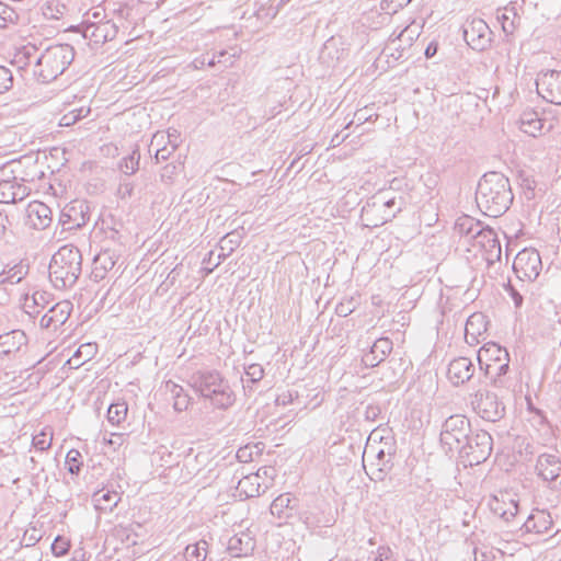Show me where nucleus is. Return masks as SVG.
Listing matches in <instances>:
<instances>
[{
	"instance_id": "obj_34",
	"label": "nucleus",
	"mask_w": 561,
	"mask_h": 561,
	"mask_svg": "<svg viewBox=\"0 0 561 561\" xmlns=\"http://www.w3.org/2000/svg\"><path fill=\"white\" fill-rule=\"evenodd\" d=\"M497 19L502 22V28L507 34H512L520 22L514 7L504 8V12L499 14Z\"/></svg>"
},
{
	"instance_id": "obj_30",
	"label": "nucleus",
	"mask_w": 561,
	"mask_h": 561,
	"mask_svg": "<svg viewBox=\"0 0 561 561\" xmlns=\"http://www.w3.org/2000/svg\"><path fill=\"white\" fill-rule=\"evenodd\" d=\"M520 129L530 136L536 137L538 133L541 131L543 127L542 119L539 117V114L535 111H525L520 115Z\"/></svg>"
},
{
	"instance_id": "obj_63",
	"label": "nucleus",
	"mask_w": 561,
	"mask_h": 561,
	"mask_svg": "<svg viewBox=\"0 0 561 561\" xmlns=\"http://www.w3.org/2000/svg\"><path fill=\"white\" fill-rule=\"evenodd\" d=\"M504 238L506 239V245H510L512 240L515 238V239H519L522 236L525 234V232L523 231V229H519V230H516V231H502Z\"/></svg>"
},
{
	"instance_id": "obj_53",
	"label": "nucleus",
	"mask_w": 561,
	"mask_h": 561,
	"mask_svg": "<svg viewBox=\"0 0 561 561\" xmlns=\"http://www.w3.org/2000/svg\"><path fill=\"white\" fill-rule=\"evenodd\" d=\"M356 306H357L356 300L354 298H350L347 300L341 301L336 306L335 310L340 317H347L355 310Z\"/></svg>"
},
{
	"instance_id": "obj_26",
	"label": "nucleus",
	"mask_w": 561,
	"mask_h": 561,
	"mask_svg": "<svg viewBox=\"0 0 561 561\" xmlns=\"http://www.w3.org/2000/svg\"><path fill=\"white\" fill-rule=\"evenodd\" d=\"M510 369V354L496 363L489 364L481 368L484 371V376L490 380L491 385L496 388H503L506 386L505 375Z\"/></svg>"
},
{
	"instance_id": "obj_15",
	"label": "nucleus",
	"mask_w": 561,
	"mask_h": 561,
	"mask_svg": "<svg viewBox=\"0 0 561 561\" xmlns=\"http://www.w3.org/2000/svg\"><path fill=\"white\" fill-rule=\"evenodd\" d=\"M536 89L545 101L561 105V70L540 71L536 78Z\"/></svg>"
},
{
	"instance_id": "obj_14",
	"label": "nucleus",
	"mask_w": 561,
	"mask_h": 561,
	"mask_svg": "<svg viewBox=\"0 0 561 561\" xmlns=\"http://www.w3.org/2000/svg\"><path fill=\"white\" fill-rule=\"evenodd\" d=\"M513 268L519 277L536 279L542 268L541 255L537 248H523L515 255Z\"/></svg>"
},
{
	"instance_id": "obj_28",
	"label": "nucleus",
	"mask_w": 561,
	"mask_h": 561,
	"mask_svg": "<svg viewBox=\"0 0 561 561\" xmlns=\"http://www.w3.org/2000/svg\"><path fill=\"white\" fill-rule=\"evenodd\" d=\"M507 355L508 352L501 345L494 342L485 343L478 352V362L480 369L489 364L496 363L497 360L502 359V357H505Z\"/></svg>"
},
{
	"instance_id": "obj_5",
	"label": "nucleus",
	"mask_w": 561,
	"mask_h": 561,
	"mask_svg": "<svg viewBox=\"0 0 561 561\" xmlns=\"http://www.w3.org/2000/svg\"><path fill=\"white\" fill-rule=\"evenodd\" d=\"M402 206V197L392 196L390 191H380L368 198L362 207L360 221L365 227L382 226L394 218Z\"/></svg>"
},
{
	"instance_id": "obj_54",
	"label": "nucleus",
	"mask_w": 561,
	"mask_h": 561,
	"mask_svg": "<svg viewBox=\"0 0 561 561\" xmlns=\"http://www.w3.org/2000/svg\"><path fill=\"white\" fill-rule=\"evenodd\" d=\"M232 51L222 49L216 53L217 62L222 64L225 67L231 66L233 64V59L238 56V51L236 48H231Z\"/></svg>"
},
{
	"instance_id": "obj_42",
	"label": "nucleus",
	"mask_w": 561,
	"mask_h": 561,
	"mask_svg": "<svg viewBox=\"0 0 561 561\" xmlns=\"http://www.w3.org/2000/svg\"><path fill=\"white\" fill-rule=\"evenodd\" d=\"M66 466L71 474H79L82 462V456L79 450L70 449L66 455Z\"/></svg>"
},
{
	"instance_id": "obj_43",
	"label": "nucleus",
	"mask_w": 561,
	"mask_h": 561,
	"mask_svg": "<svg viewBox=\"0 0 561 561\" xmlns=\"http://www.w3.org/2000/svg\"><path fill=\"white\" fill-rule=\"evenodd\" d=\"M19 14L8 4L0 2V28L7 27L9 24H15Z\"/></svg>"
},
{
	"instance_id": "obj_40",
	"label": "nucleus",
	"mask_w": 561,
	"mask_h": 561,
	"mask_svg": "<svg viewBox=\"0 0 561 561\" xmlns=\"http://www.w3.org/2000/svg\"><path fill=\"white\" fill-rule=\"evenodd\" d=\"M53 430L44 427L38 434L33 436L32 445L39 451L47 450L51 446Z\"/></svg>"
},
{
	"instance_id": "obj_62",
	"label": "nucleus",
	"mask_w": 561,
	"mask_h": 561,
	"mask_svg": "<svg viewBox=\"0 0 561 561\" xmlns=\"http://www.w3.org/2000/svg\"><path fill=\"white\" fill-rule=\"evenodd\" d=\"M39 539L41 536L37 535L36 529H33V533L30 535L26 531L23 537V541L25 542L26 547L34 546Z\"/></svg>"
},
{
	"instance_id": "obj_6",
	"label": "nucleus",
	"mask_w": 561,
	"mask_h": 561,
	"mask_svg": "<svg viewBox=\"0 0 561 561\" xmlns=\"http://www.w3.org/2000/svg\"><path fill=\"white\" fill-rule=\"evenodd\" d=\"M454 236H459L458 242L469 245H501L499 232L493 228L483 227L480 221L465 216L459 218L454 227Z\"/></svg>"
},
{
	"instance_id": "obj_56",
	"label": "nucleus",
	"mask_w": 561,
	"mask_h": 561,
	"mask_svg": "<svg viewBox=\"0 0 561 561\" xmlns=\"http://www.w3.org/2000/svg\"><path fill=\"white\" fill-rule=\"evenodd\" d=\"M506 291L508 293L510 297L513 299L514 305L516 308H520L523 305V295L520 291L511 283L506 286Z\"/></svg>"
},
{
	"instance_id": "obj_19",
	"label": "nucleus",
	"mask_w": 561,
	"mask_h": 561,
	"mask_svg": "<svg viewBox=\"0 0 561 561\" xmlns=\"http://www.w3.org/2000/svg\"><path fill=\"white\" fill-rule=\"evenodd\" d=\"M72 308V302L69 300L56 302L41 318V327L44 329L57 330L69 319Z\"/></svg>"
},
{
	"instance_id": "obj_59",
	"label": "nucleus",
	"mask_w": 561,
	"mask_h": 561,
	"mask_svg": "<svg viewBox=\"0 0 561 561\" xmlns=\"http://www.w3.org/2000/svg\"><path fill=\"white\" fill-rule=\"evenodd\" d=\"M378 557L375 561H391L392 550L389 547L381 546L377 550Z\"/></svg>"
},
{
	"instance_id": "obj_8",
	"label": "nucleus",
	"mask_w": 561,
	"mask_h": 561,
	"mask_svg": "<svg viewBox=\"0 0 561 561\" xmlns=\"http://www.w3.org/2000/svg\"><path fill=\"white\" fill-rule=\"evenodd\" d=\"M492 449V436L486 431H478L469 435L465 446H462L458 454L470 466H473L485 461L490 457Z\"/></svg>"
},
{
	"instance_id": "obj_36",
	"label": "nucleus",
	"mask_w": 561,
	"mask_h": 561,
	"mask_svg": "<svg viewBox=\"0 0 561 561\" xmlns=\"http://www.w3.org/2000/svg\"><path fill=\"white\" fill-rule=\"evenodd\" d=\"M244 373H245V376L248 377L247 380H244L243 378L241 379L242 383H243L244 391H248V390L251 391L252 388L250 387L249 383L254 385V383L261 381L264 377V368L260 364L248 365L244 368Z\"/></svg>"
},
{
	"instance_id": "obj_38",
	"label": "nucleus",
	"mask_w": 561,
	"mask_h": 561,
	"mask_svg": "<svg viewBox=\"0 0 561 561\" xmlns=\"http://www.w3.org/2000/svg\"><path fill=\"white\" fill-rule=\"evenodd\" d=\"M36 53H37V48L33 45H26V46H23L15 55H14V59H13V62L19 67V68H24L26 66H28L32 60L34 59L36 61Z\"/></svg>"
},
{
	"instance_id": "obj_16",
	"label": "nucleus",
	"mask_w": 561,
	"mask_h": 561,
	"mask_svg": "<svg viewBox=\"0 0 561 561\" xmlns=\"http://www.w3.org/2000/svg\"><path fill=\"white\" fill-rule=\"evenodd\" d=\"M463 37L474 50H484L491 43V30L481 19H473L463 27Z\"/></svg>"
},
{
	"instance_id": "obj_9",
	"label": "nucleus",
	"mask_w": 561,
	"mask_h": 561,
	"mask_svg": "<svg viewBox=\"0 0 561 561\" xmlns=\"http://www.w3.org/2000/svg\"><path fill=\"white\" fill-rule=\"evenodd\" d=\"M27 336L22 330H12L0 335V369L9 368L22 357Z\"/></svg>"
},
{
	"instance_id": "obj_13",
	"label": "nucleus",
	"mask_w": 561,
	"mask_h": 561,
	"mask_svg": "<svg viewBox=\"0 0 561 561\" xmlns=\"http://www.w3.org/2000/svg\"><path fill=\"white\" fill-rule=\"evenodd\" d=\"M396 448L392 443H385L375 450L374 460L364 468L373 481H383L393 467Z\"/></svg>"
},
{
	"instance_id": "obj_23",
	"label": "nucleus",
	"mask_w": 561,
	"mask_h": 561,
	"mask_svg": "<svg viewBox=\"0 0 561 561\" xmlns=\"http://www.w3.org/2000/svg\"><path fill=\"white\" fill-rule=\"evenodd\" d=\"M117 256L113 248H101L93 256L92 274L95 279L104 278L105 274L112 270L116 263Z\"/></svg>"
},
{
	"instance_id": "obj_10",
	"label": "nucleus",
	"mask_w": 561,
	"mask_h": 561,
	"mask_svg": "<svg viewBox=\"0 0 561 561\" xmlns=\"http://www.w3.org/2000/svg\"><path fill=\"white\" fill-rule=\"evenodd\" d=\"M473 411L488 422H497L505 415V407L497 396L489 390L479 389L471 396Z\"/></svg>"
},
{
	"instance_id": "obj_12",
	"label": "nucleus",
	"mask_w": 561,
	"mask_h": 561,
	"mask_svg": "<svg viewBox=\"0 0 561 561\" xmlns=\"http://www.w3.org/2000/svg\"><path fill=\"white\" fill-rule=\"evenodd\" d=\"M536 473L553 491L561 490V458L554 454H541L537 457Z\"/></svg>"
},
{
	"instance_id": "obj_27",
	"label": "nucleus",
	"mask_w": 561,
	"mask_h": 561,
	"mask_svg": "<svg viewBox=\"0 0 561 561\" xmlns=\"http://www.w3.org/2000/svg\"><path fill=\"white\" fill-rule=\"evenodd\" d=\"M253 538L245 533L231 536L227 543V550L234 558L248 556L253 550Z\"/></svg>"
},
{
	"instance_id": "obj_55",
	"label": "nucleus",
	"mask_w": 561,
	"mask_h": 561,
	"mask_svg": "<svg viewBox=\"0 0 561 561\" xmlns=\"http://www.w3.org/2000/svg\"><path fill=\"white\" fill-rule=\"evenodd\" d=\"M179 167L173 163H169L164 165L160 173V179L162 182L172 183L173 176L178 173Z\"/></svg>"
},
{
	"instance_id": "obj_17",
	"label": "nucleus",
	"mask_w": 561,
	"mask_h": 561,
	"mask_svg": "<svg viewBox=\"0 0 561 561\" xmlns=\"http://www.w3.org/2000/svg\"><path fill=\"white\" fill-rule=\"evenodd\" d=\"M488 506L490 511L508 523L518 513V502L507 491H500L489 497Z\"/></svg>"
},
{
	"instance_id": "obj_21",
	"label": "nucleus",
	"mask_w": 561,
	"mask_h": 561,
	"mask_svg": "<svg viewBox=\"0 0 561 561\" xmlns=\"http://www.w3.org/2000/svg\"><path fill=\"white\" fill-rule=\"evenodd\" d=\"M520 529L525 533L547 535L553 529V519L549 512L545 510H534Z\"/></svg>"
},
{
	"instance_id": "obj_32",
	"label": "nucleus",
	"mask_w": 561,
	"mask_h": 561,
	"mask_svg": "<svg viewBox=\"0 0 561 561\" xmlns=\"http://www.w3.org/2000/svg\"><path fill=\"white\" fill-rule=\"evenodd\" d=\"M168 138L170 148L168 146H163L162 148H158L154 154V159L157 162L167 160L171 153L176 149L178 145L175 141L171 140L170 133L165 136L164 134H156L152 137L151 146L157 144L159 146L161 142L164 141V139Z\"/></svg>"
},
{
	"instance_id": "obj_49",
	"label": "nucleus",
	"mask_w": 561,
	"mask_h": 561,
	"mask_svg": "<svg viewBox=\"0 0 561 561\" xmlns=\"http://www.w3.org/2000/svg\"><path fill=\"white\" fill-rule=\"evenodd\" d=\"M135 194V185L133 182L121 181L117 187L116 195L118 198L125 201L129 199Z\"/></svg>"
},
{
	"instance_id": "obj_57",
	"label": "nucleus",
	"mask_w": 561,
	"mask_h": 561,
	"mask_svg": "<svg viewBox=\"0 0 561 561\" xmlns=\"http://www.w3.org/2000/svg\"><path fill=\"white\" fill-rule=\"evenodd\" d=\"M337 42L334 37L328 39L322 48L321 58H324L327 55L333 58V53H337Z\"/></svg>"
},
{
	"instance_id": "obj_22",
	"label": "nucleus",
	"mask_w": 561,
	"mask_h": 561,
	"mask_svg": "<svg viewBox=\"0 0 561 561\" xmlns=\"http://www.w3.org/2000/svg\"><path fill=\"white\" fill-rule=\"evenodd\" d=\"M27 222L37 230L46 229L51 224V209L42 202H32L27 206Z\"/></svg>"
},
{
	"instance_id": "obj_39",
	"label": "nucleus",
	"mask_w": 561,
	"mask_h": 561,
	"mask_svg": "<svg viewBox=\"0 0 561 561\" xmlns=\"http://www.w3.org/2000/svg\"><path fill=\"white\" fill-rule=\"evenodd\" d=\"M49 294L46 291H35L31 299L26 298L24 307L27 309L33 308L34 310H27L30 314L39 313V310H36L37 307L45 308L49 304Z\"/></svg>"
},
{
	"instance_id": "obj_1",
	"label": "nucleus",
	"mask_w": 561,
	"mask_h": 561,
	"mask_svg": "<svg viewBox=\"0 0 561 561\" xmlns=\"http://www.w3.org/2000/svg\"><path fill=\"white\" fill-rule=\"evenodd\" d=\"M514 195L510 180L500 172H488L479 181L476 191L478 208L489 217H500L512 205Z\"/></svg>"
},
{
	"instance_id": "obj_31",
	"label": "nucleus",
	"mask_w": 561,
	"mask_h": 561,
	"mask_svg": "<svg viewBox=\"0 0 561 561\" xmlns=\"http://www.w3.org/2000/svg\"><path fill=\"white\" fill-rule=\"evenodd\" d=\"M165 389L173 399V408L175 411L182 412L187 409L190 397L185 393L182 386L169 380L165 382Z\"/></svg>"
},
{
	"instance_id": "obj_44",
	"label": "nucleus",
	"mask_w": 561,
	"mask_h": 561,
	"mask_svg": "<svg viewBox=\"0 0 561 561\" xmlns=\"http://www.w3.org/2000/svg\"><path fill=\"white\" fill-rule=\"evenodd\" d=\"M0 203H14V181H0Z\"/></svg>"
},
{
	"instance_id": "obj_41",
	"label": "nucleus",
	"mask_w": 561,
	"mask_h": 561,
	"mask_svg": "<svg viewBox=\"0 0 561 561\" xmlns=\"http://www.w3.org/2000/svg\"><path fill=\"white\" fill-rule=\"evenodd\" d=\"M94 346L92 344H83L81 345L72 355V357L68 360L70 365H75L76 367L83 364L85 360H89L92 356Z\"/></svg>"
},
{
	"instance_id": "obj_50",
	"label": "nucleus",
	"mask_w": 561,
	"mask_h": 561,
	"mask_svg": "<svg viewBox=\"0 0 561 561\" xmlns=\"http://www.w3.org/2000/svg\"><path fill=\"white\" fill-rule=\"evenodd\" d=\"M203 270L208 274L211 273L219 264L220 256H216V251L210 250L208 254L203 259Z\"/></svg>"
},
{
	"instance_id": "obj_29",
	"label": "nucleus",
	"mask_w": 561,
	"mask_h": 561,
	"mask_svg": "<svg viewBox=\"0 0 561 561\" xmlns=\"http://www.w3.org/2000/svg\"><path fill=\"white\" fill-rule=\"evenodd\" d=\"M121 501V496L115 491H98L93 494L94 506L101 512H112Z\"/></svg>"
},
{
	"instance_id": "obj_51",
	"label": "nucleus",
	"mask_w": 561,
	"mask_h": 561,
	"mask_svg": "<svg viewBox=\"0 0 561 561\" xmlns=\"http://www.w3.org/2000/svg\"><path fill=\"white\" fill-rule=\"evenodd\" d=\"M27 274V267L23 264L15 265L13 268L9 271V275L7 280L11 284L20 283L24 276Z\"/></svg>"
},
{
	"instance_id": "obj_4",
	"label": "nucleus",
	"mask_w": 561,
	"mask_h": 561,
	"mask_svg": "<svg viewBox=\"0 0 561 561\" xmlns=\"http://www.w3.org/2000/svg\"><path fill=\"white\" fill-rule=\"evenodd\" d=\"M75 59V49L69 44H57L47 47L34 65V76L42 83L57 79Z\"/></svg>"
},
{
	"instance_id": "obj_52",
	"label": "nucleus",
	"mask_w": 561,
	"mask_h": 561,
	"mask_svg": "<svg viewBox=\"0 0 561 561\" xmlns=\"http://www.w3.org/2000/svg\"><path fill=\"white\" fill-rule=\"evenodd\" d=\"M412 0H382L381 8L387 13H396L399 9L408 5Z\"/></svg>"
},
{
	"instance_id": "obj_37",
	"label": "nucleus",
	"mask_w": 561,
	"mask_h": 561,
	"mask_svg": "<svg viewBox=\"0 0 561 561\" xmlns=\"http://www.w3.org/2000/svg\"><path fill=\"white\" fill-rule=\"evenodd\" d=\"M128 405L126 402L112 403L107 409V420L113 425L121 424L127 416Z\"/></svg>"
},
{
	"instance_id": "obj_46",
	"label": "nucleus",
	"mask_w": 561,
	"mask_h": 561,
	"mask_svg": "<svg viewBox=\"0 0 561 561\" xmlns=\"http://www.w3.org/2000/svg\"><path fill=\"white\" fill-rule=\"evenodd\" d=\"M481 257L486 262L488 266L501 261L502 248H480Z\"/></svg>"
},
{
	"instance_id": "obj_61",
	"label": "nucleus",
	"mask_w": 561,
	"mask_h": 561,
	"mask_svg": "<svg viewBox=\"0 0 561 561\" xmlns=\"http://www.w3.org/2000/svg\"><path fill=\"white\" fill-rule=\"evenodd\" d=\"M289 502H290V500H289V497H288V496H286V495H279V496H278L277 499H275V500L273 501V503H272V506H271L272 512H273L274 510H278V508H280V507L288 506V505H289Z\"/></svg>"
},
{
	"instance_id": "obj_3",
	"label": "nucleus",
	"mask_w": 561,
	"mask_h": 561,
	"mask_svg": "<svg viewBox=\"0 0 561 561\" xmlns=\"http://www.w3.org/2000/svg\"><path fill=\"white\" fill-rule=\"evenodd\" d=\"M82 270L80 248H58L49 263V278L55 288L72 287Z\"/></svg>"
},
{
	"instance_id": "obj_24",
	"label": "nucleus",
	"mask_w": 561,
	"mask_h": 561,
	"mask_svg": "<svg viewBox=\"0 0 561 561\" xmlns=\"http://www.w3.org/2000/svg\"><path fill=\"white\" fill-rule=\"evenodd\" d=\"M392 351V342L388 337H380L375 341L370 351L366 353L362 360L367 367H375L379 365Z\"/></svg>"
},
{
	"instance_id": "obj_48",
	"label": "nucleus",
	"mask_w": 561,
	"mask_h": 561,
	"mask_svg": "<svg viewBox=\"0 0 561 561\" xmlns=\"http://www.w3.org/2000/svg\"><path fill=\"white\" fill-rule=\"evenodd\" d=\"M13 87V75L4 66H0V93L9 91Z\"/></svg>"
},
{
	"instance_id": "obj_25",
	"label": "nucleus",
	"mask_w": 561,
	"mask_h": 561,
	"mask_svg": "<svg viewBox=\"0 0 561 561\" xmlns=\"http://www.w3.org/2000/svg\"><path fill=\"white\" fill-rule=\"evenodd\" d=\"M486 317L481 312L472 313L465 327V339L469 345H477L479 341V336L486 332Z\"/></svg>"
},
{
	"instance_id": "obj_2",
	"label": "nucleus",
	"mask_w": 561,
	"mask_h": 561,
	"mask_svg": "<svg viewBox=\"0 0 561 561\" xmlns=\"http://www.w3.org/2000/svg\"><path fill=\"white\" fill-rule=\"evenodd\" d=\"M190 385L217 409L226 410L236 401L229 381L218 370H198L191 376Z\"/></svg>"
},
{
	"instance_id": "obj_18",
	"label": "nucleus",
	"mask_w": 561,
	"mask_h": 561,
	"mask_svg": "<svg viewBox=\"0 0 561 561\" xmlns=\"http://www.w3.org/2000/svg\"><path fill=\"white\" fill-rule=\"evenodd\" d=\"M118 33V26L112 21H91L83 25L82 35L95 44L112 41Z\"/></svg>"
},
{
	"instance_id": "obj_58",
	"label": "nucleus",
	"mask_w": 561,
	"mask_h": 561,
	"mask_svg": "<svg viewBox=\"0 0 561 561\" xmlns=\"http://www.w3.org/2000/svg\"><path fill=\"white\" fill-rule=\"evenodd\" d=\"M27 195V187L14 181V203L23 201Z\"/></svg>"
},
{
	"instance_id": "obj_47",
	"label": "nucleus",
	"mask_w": 561,
	"mask_h": 561,
	"mask_svg": "<svg viewBox=\"0 0 561 561\" xmlns=\"http://www.w3.org/2000/svg\"><path fill=\"white\" fill-rule=\"evenodd\" d=\"M70 548L69 540L62 536H57L51 543V552L55 557L65 556Z\"/></svg>"
},
{
	"instance_id": "obj_7",
	"label": "nucleus",
	"mask_w": 561,
	"mask_h": 561,
	"mask_svg": "<svg viewBox=\"0 0 561 561\" xmlns=\"http://www.w3.org/2000/svg\"><path fill=\"white\" fill-rule=\"evenodd\" d=\"M471 432L470 421L461 414L451 415L444 422L440 445L446 454L459 453Z\"/></svg>"
},
{
	"instance_id": "obj_35",
	"label": "nucleus",
	"mask_w": 561,
	"mask_h": 561,
	"mask_svg": "<svg viewBox=\"0 0 561 561\" xmlns=\"http://www.w3.org/2000/svg\"><path fill=\"white\" fill-rule=\"evenodd\" d=\"M208 543L205 540H199L193 545H188L185 548L186 561H205L207 557Z\"/></svg>"
},
{
	"instance_id": "obj_11",
	"label": "nucleus",
	"mask_w": 561,
	"mask_h": 561,
	"mask_svg": "<svg viewBox=\"0 0 561 561\" xmlns=\"http://www.w3.org/2000/svg\"><path fill=\"white\" fill-rule=\"evenodd\" d=\"M90 220V207L84 201H75L67 205L59 218L61 230L58 233L57 242L67 240L64 236L66 232L73 229H79Z\"/></svg>"
},
{
	"instance_id": "obj_20",
	"label": "nucleus",
	"mask_w": 561,
	"mask_h": 561,
	"mask_svg": "<svg viewBox=\"0 0 561 561\" xmlns=\"http://www.w3.org/2000/svg\"><path fill=\"white\" fill-rule=\"evenodd\" d=\"M474 365L468 357L454 358L447 368V378L454 386H460L469 381L474 374Z\"/></svg>"
},
{
	"instance_id": "obj_33",
	"label": "nucleus",
	"mask_w": 561,
	"mask_h": 561,
	"mask_svg": "<svg viewBox=\"0 0 561 561\" xmlns=\"http://www.w3.org/2000/svg\"><path fill=\"white\" fill-rule=\"evenodd\" d=\"M140 151L134 149L128 156L122 158L118 162V170L125 175H133L139 169Z\"/></svg>"
},
{
	"instance_id": "obj_60",
	"label": "nucleus",
	"mask_w": 561,
	"mask_h": 561,
	"mask_svg": "<svg viewBox=\"0 0 561 561\" xmlns=\"http://www.w3.org/2000/svg\"><path fill=\"white\" fill-rule=\"evenodd\" d=\"M76 123H77V119H76V116H75L72 110H70L68 113L64 114L59 121V125L65 126V127L72 126Z\"/></svg>"
},
{
	"instance_id": "obj_45",
	"label": "nucleus",
	"mask_w": 561,
	"mask_h": 561,
	"mask_svg": "<svg viewBox=\"0 0 561 561\" xmlns=\"http://www.w3.org/2000/svg\"><path fill=\"white\" fill-rule=\"evenodd\" d=\"M373 117H378L374 111V106H364L354 113V118L351 123H356L359 126L366 122L371 121Z\"/></svg>"
},
{
	"instance_id": "obj_64",
	"label": "nucleus",
	"mask_w": 561,
	"mask_h": 561,
	"mask_svg": "<svg viewBox=\"0 0 561 561\" xmlns=\"http://www.w3.org/2000/svg\"><path fill=\"white\" fill-rule=\"evenodd\" d=\"M64 10H65V5H61V10H60L59 4H57L55 12H53L51 4H48L44 14L46 16H49L50 19H59V15H62Z\"/></svg>"
}]
</instances>
